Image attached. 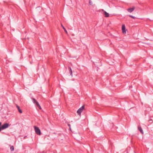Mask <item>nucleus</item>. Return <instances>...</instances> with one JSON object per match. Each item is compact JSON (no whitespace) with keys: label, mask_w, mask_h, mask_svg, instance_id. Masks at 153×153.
I'll list each match as a JSON object with an SVG mask.
<instances>
[{"label":"nucleus","mask_w":153,"mask_h":153,"mask_svg":"<svg viewBox=\"0 0 153 153\" xmlns=\"http://www.w3.org/2000/svg\"><path fill=\"white\" fill-rule=\"evenodd\" d=\"M34 130L35 132V133L38 135H40L41 134V131L39 128L36 126H34Z\"/></svg>","instance_id":"1"},{"label":"nucleus","mask_w":153,"mask_h":153,"mask_svg":"<svg viewBox=\"0 0 153 153\" xmlns=\"http://www.w3.org/2000/svg\"><path fill=\"white\" fill-rule=\"evenodd\" d=\"M85 106L84 105H83L82 107L78 109L76 112H77L79 115H81V113L82 112Z\"/></svg>","instance_id":"2"},{"label":"nucleus","mask_w":153,"mask_h":153,"mask_svg":"<svg viewBox=\"0 0 153 153\" xmlns=\"http://www.w3.org/2000/svg\"><path fill=\"white\" fill-rule=\"evenodd\" d=\"M9 126V124L8 123H5L3 125L1 126V130L5 129L7 128Z\"/></svg>","instance_id":"3"},{"label":"nucleus","mask_w":153,"mask_h":153,"mask_svg":"<svg viewBox=\"0 0 153 153\" xmlns=\"http://www.w3.org/2000/svg\"><path fill=\"white\" fill-rule=\"evenodd\" d=\"M135 9V7H132L130 8H128L127 10L130 13H132L133 11Z\"/></svg>","instance_id":"4"},{"label":"nucleus","mask_w":153,"mask_h":153,"mask_svg":"<svg viewBox=\"0 0 153 153\" xmlns=\"http://www.w3.org/2000/svg\"><path fill=\"white\" fill-rule=\"evenodd\" d=\"M122 30L123 33H126V27L125 25H122Z\"/></svg>","instance_id":"5"},{"label":"nucleus","mask_w":153,"mask_h":153,"mask_svg":"<svg viewBox=\"0 0 153 153\" xmlns=\"http://www.w3.org/2000/svg\"><path fill=\"white\" fill-rule=\"evenodd\" d=\"M138 129L139 130V131H140L141 133L142 134H143V130L140 126H139L138 127Z\"/></svg>","instance_id":"6"},{"label":"nucleus","mask_w":153,"mask_h":153,"mask_svg":"<svg viewBox=\"0 0 153 153\" xmlns=\"http://www.w3.org/2000/svg\"><path fill=\"white\" fill-rule=\"evenodd\" d=\"M68 68L69 69V73L70 75L71 76V77L72 76V69L71 67H69Z\"/></svg>","instance_id":"7"},{"label":"nucleus","mask_w":153,"mask_h":153,"mask_svg":"<svg viewBox=\"0 0 153 153\" xmlns=\"http://www.w3.org/2000/svg\"><path fill=\"white\" fill-rule=\"evenodd\" d=\"M16 107L17 108V109L18 110V111H19V112L20 113H22V111L21 109L19 107V106L18 105H16Z\"/></svg>","instance_id":"8"},{"label":"nucleus","mask_w":153,"mask_h":153,"mask_svg":"<svg viewBox=\"0 0 153 153\" xmlns=\"http://www.w3.org/2000/svg\"><path fill=\"white\" fill-rule=\"evenodd\" d=\"M104 14H105V17H109V14L106 11H104Z\"/></svg>","instance_id":"9"},{"label":"nucleus","mask_w":153,"mask_h":153,"mask_svg":"<svg viewBox=\"0 0 153 153\" xmlns=\"http://www.w3.org/2000/svg\"><path fill=\"white\" fill-rule=\"evenodd\" d=\"M32 100H33V103H34V104H35L36 105H37V103H38V102L37 101H36V99L34 98H33Z\"/></svg>","instance_id":"10"},{"label":"nucleus","mask_w":153,"mask_h":153,"mask_svg":"<svg viewBox=\"0 0 153 153\" xmlns=\"http://www.w3.org/2000/svg\"><path fill=\"white\" fill-rule=\"evenodd\" d=\"M61 26H62V27L63 29L64 30L65 33H66V34H67L68 33H67V30L65 29V27L63 26V25H62V24H61Z\"/></svg>","instance_id":"11"},{"label":"nucleus","mask_w":153,"mask_h":153,"mask_svg":"<svg viewBox=\"0 0 153 153\" xmlns=\"http://www.w3.org/2000/svg\"><path fill=\"white\" fill-rule=\"evenodd\" d=\"M10 149L11 151H13L14 150V147L13 146H11L10 147Z\"/></svg>","instance_id":"12"},{"label":"nucleus","mask_w":153,"mask_h":153,"mask_svg":"<svg viewBox=\"0 0 153 153\" xmlns=\"http://www.w3.org/2000/svg\"><path fill=\"white\" fill-rule=\"evenodd\" d=\"M39 108V109L40 110H41L42 109V108L41 107L39 104L38 103H37V105H36Z\"/></svg>","instance_id":"13"},{"label":"nucleus","mask_w":153,"mask_h":153,"mask_svg":"<svg viewBox=\"0 0 153 153\" xmlns=\"http://www.w3.org/2000/svg\"><path fill=\"white\" fill-rule=\"evenodd\" d=\"M89 3L90 5H91V6L93 5V3L91 0H89Z\"/></svg>","instance_id":"14"},{"label":"nucleus","mask_w":153,"mask_h":153,"mask_svg":"<svg viewBox=\"0 0 153 153\" xmlns=\"http://www.w3.org/2000/svg\"><path fill=\"white\" fill-rule=\"evenodd\" d=\"M128 16H129V17H130L131 18L134 19L135 18V17L131 15H128Z\"/></svg>","instance_id":"15"},{"label":"nucleus","mask_w":153,"mask_h":153,"mask_svg":"<svg viewBox=\"0 0 153 153\" xmlns=\"http://www.w3.org/2000/svg\"><path fill=\"white\" fill-rule=\"evenodd\" d=\"M1 122H0V132L1 131Z\"/></svg>","instance_id":"16"},{"label":"nucleus","mask_w":153,"mask_h":153,"mask_svg":"<svg viewBox=\"0 0 153 153\" xmlns=\"http://www.w3.org/2000/svg\"><path fill=\"white\" fill-rule=\"evenodd\" d=\"M68 126H69V129H70V130H71V128H70V124H68Z\"/></svg>","instance_id":"17"}]
</instances>
